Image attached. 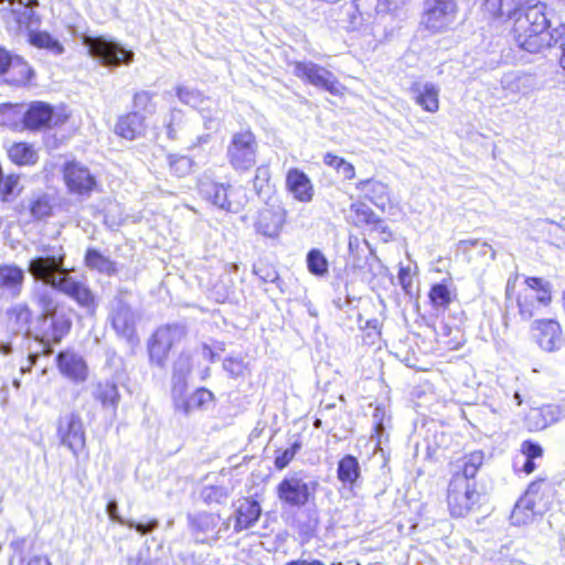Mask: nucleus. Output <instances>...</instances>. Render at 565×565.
<instances>
[{
    "label": "nucleus",
    "instance_id": "obj_1",
    "mask_svg": "<svg viewBox=\"0 0 565 565\" xmlns=\"http://www.w3.org/2000/svg\"><path fill=\"white\" fill-rule=\"evenodd\" d=\"M66 253L62 245L43 246L41 254L31 258L28 271L34 280L41 281L52 289L74 300L88 315L97 309L95 295L85 281L71 275L65 266Z\"/></svg>",
    "mask_w": 565,
    "mask_h": 565
},
{
    "label": "nucleus",
    "instance_id": "obj_2",
    "mask_svg": "<svg viewBox=\"0 0 565 565\" xmlns=\"http://www.w3.org/2000/svg\"><path fill=\"white\" fill-rule=\"evenodd\" d=\"M484 454L472 451L461 459L459 470L454 472L448 486V508L455 518L468 515L479 503L480 493L477 491L475 477L483 465Z\"/></svg>",
    "mask_w": 565,
    "mask_h": 565
},
{
    "label": "nucleus",
    "instance_id": "obj_3",
    "mask_svg": "<svg viewBox=\"0 0 565 565\" xmlns=\"http://www.w3.org/2000/svg\"><path fill=\"white\" fill-rule=\"evenodd\" d=\"M546 6L534 2L522 14H519L512 28V34L516 45L530 53H539L556 42V29L548 32L550 21L545 13Z\"/></svg>",
    "mask_w": 565,
    "mask_h": 565
},
{
    "label": "nucleus",
    "instance_id": "obj_4",
    "mask_svg": "<svg viewBox=\"0 0 565 565\" xmlns=\"http://www.w3.org/2000/svg\"><path fill=\"white\" fill-rule=\"evenodd\" d=\"M551 497L552 489L544 480L532 482L524 495L516 501L511 512V523L525 525L532 522L535 515L544 514L551 508Z\"/></svg>",
    "mask_w": 565,
    "mask_h": 565
},
{
    "label": "nucleus",
    "instance_id": "obj_5",
    "mask_svg": "<svg viewBox=\"0 0 565 565\" xmlns=\"http://www.w3.org/2000/svg\"><path fill=\"white\" fill-rule=\"evenodd\" d=\"M202 198L220 210L238 213L247 203V195L242 186L216 182L203 177L199 182Z\"/></svg>",
    "mask_w": 565,
    "mask_h": 565
},
{
    "label": "nucleus",
    "instance_id": "obj_6",
    "mask_svg": "<svg viewBox=\"0 0 565 565\" xmlns=\"http://www.w3.org/2000/svg\"><path fill=\"white\" fill-rule=\"evenodd\" d=\"M128 292L119 290L108 303L107 320L118 338L134 345L138 342L136 332L137 312L128 300Z\"/></svg>",
    "mask_w": 565,
    "mask_h": 565
},
{
    "label": "nucleus",
    "instance_id": "obj_7",
    "mask_svg": "<svg viewBox=\"0 0 565 565\" xmlns=\"http://www.w3.org/2000/svg\"><path fill=\"white\" fill-rule=\"evenodd\" d=\"M258 154V142L250 129L234 132L226 148V158L232 169L238 173L255 167Z\"/></svg>",
    "mask_w": 565,
    "mask_h": 565
},
{
    "label": "nucleus",
    "instance_id": "obj_8",
    "mask_svg": "<svg viewBox=\"0 0 565 565\" xmlns=\"http://www.w3.org/2000/svg\"><path fill=\"white\" fill-rule=\"evenodd\" d=\"M319 482L300 472L287 475L276 487L279 501L289 508H302L315 499Z\"/></svg>",
    "mask_w": 565,
    "mask_h": 565
},
{
    "label": "nucleus",
    "instance_id": "obj_9",
    "mask_svg": "<svg viewBox=\"0 0 565 565\" xmlns=\"http://www.w3.org/2000/svg\"><path fill=\"white\" fill-rule=\"evenodd\" d=\"M552 301V286L548 281L537 278L527 277L525 287L520 290L516 303L519 313L523 320H530L542 312Z\"/></svg>",
    "mask_w": 565,
    "mask_h": 565
},
{
    "label": "nucleus",
    "instance_id": "obj_10",
    "mask_svg": "<svg viewBox=\"0 0 565 565\" xmlns=\"http://www.w3.org/2000/svg\"><path fill=\"white\" fill-rule=\"evenodd\" d=\"M83 43L90 56L107 67H117L120 64L128 65L134 60L132 51L105 36L86 35Z\"/></svg>",
    "mask_w": 565,
    "mask_h": 565
},
{
    "label": "nucleus",
    "instance_id": "obj_11",
    "mask_svg": "<svg viewBox=\"0 0 565 565\" xmlns=\"http://www.w3.org/2000/svg\"><path fill=\"white\" fill-rule=\"evenodd\" d=\"M292 66L294 75L301 81L334 96L341 93V84L337 76L326 67L311 61L295 62Z\"/></svg>",
    "mask_w": 565,
    "mask_h": 565
},
{
    "label": "nucleus",
    "instance_id": "obj_12",
    "mask_svg": "<svg viewBox=\"0 0 565 565\" xmlns=\"http://www.w3.org/2000/svg\"><path fill=\"white\" fill-rule=\"evenodd\" d=\"M175 95L182 104L200 111L206 130H215L218 127L221 120L220 110L216 108L215 103L205 97L199 89L186 85H179L175 87Z\"/></svg>",
    "mask_w": 565,
    "mask_h": 565
},
{
    "label": "nucleus",
    "instance_id": "obj_13",
    "mask_svg": "<svg viewBox=\"0 0 565 565\" xmlns=\"http://www.w3.org/2000/svg\"><path fill=\"white\" fill-rule=\"evenodd\" d=\"M456 15L455 0H426L422 24L431 32H440L455 22Z\"/></svg>",
    "mask_w": 565,
    "mask_h": 565
},
{
    "label": "nucleus",
    "instance_id": "obj_14",
    "mask_svg": "<svg viewBox=\"0 0 565 565\" xmlns=\"http://www.w3.org/2000/svg\"><path fill=\"white\" fill-rule=\"evenodd\" d=\"M183 335L184 329L180 326H163L158 328L148 342L151 362L163 366L169 351Z\"/></svg>",
    "mask_w": 565,
    "mask_h": 565
},
{
    "label": "nucleus",
    "instance_id": "obj_15",
    "mask_svg": "<svg viewBox=\"0 0 565 565\" xmlns=\"http://www.w3.org/2000/svg\"><path fill=\"white\" fill-rule=\"evenodd\" d=\"M500 84L505 98H529L542 89L537 76L524 71H511L503 74Z\"/></svg>",
    "mask_w": 565,
    "mask_h": 565
},
{
    "label": "nucleus",
    "instance_id": "obj_16",
    "mask_svg": "<svg viewBox=\"0 0 565 565\" xmlns=\"http://www.w3.org/2000/svg\"><path fill=\"white\" fill-rule=\"evenodd\" d=\"M71 319L64 312H51L42 317L39 326L40 340L43 344V353H52L51 343H58L70 332Z\"/></svg>",
    "mask_w": 565,
    "mask_h": 565
},
{
    "label": "nucleus",
    "instance_id": "obj_17",
    "mask_svg": "<svg viewBox=\"0 0 565 565\" xmlns=\"http://www.w3.org/2000/svg\"><path fill=\"white\" fill-rule=\"evenodd\" d=\"M57 436L75 457L85 448V429L78 414L70 413L58 419Z\"/></svg>",
    "mask_w": 565,
    "mask_h": 565
},
{
    "label": "nucleus",
    "instance_id": "obj_18",
    "mask_svg": "<svg viewBox=\"0 0 565 565\" xmlns=\"http://www.w3.org/2000/svg\"><path fill=\"white\" fill-rule=\"evenodd\" d=\"M192 534L198 543L212 544L220 539L223 531L218 527L220 516L213 513H198L189 515ZM224 530L230 527V520L225 522Z\"/></svg>",
    "mask_w": 565,
    "mask_h": 565
},
{
    "label": "nucleus",
    "instance_id": "obj_19",
    "mask_svg": "<svg viewBox=\"0 0 565 565\" xmlns=\"http://www.w3.org/2000/svg\"><path fill=\"white\" fill-rule=\"evenodd\" d=\"M532 331L537 345L546 352L557 351L564 344L563 331L556 320H536L533 323Z\"/></svg>",
    "mask_w": 565,
    "mask_h": 565
},
{
    "label": "nucleus",
    "instance_id": "obj_20",
    "mask_svg": "<svg viewBox=\"0 0 565 565\" xmlns=\"http://www.w3.org/2000/svg\"><path fill=\"white\" fill-rule=\"evenodd\" d=\"M25 271L15 264L0 265V300L11 301L22 294Z\"/></svg>",
    "mask_w": 565,
    "mask_h": 565
},
{
    "label": "nucleus",
    "instance_id": "obj_21",
    "mask_svg": "<svg viewBox=\"0 0 565 565\" xmlns=\"http://www.w3.org/2000/svg\"><path fill=\"white\" fill-rule=\"evenodd\" d=\"M63 172L65 183L72 193L88 195L96 186L95 177L79 162H67Z\"/></svg>",
    "mask_w": 565,
    "mask_h": 565
},
{
    "label": "nucleus",
    "instance_id": "obj_22",
    "mask_svg": "<svg viewBox=\"0 0 565 565\" xmlns=\"http://www.w3.org/2000/svg\"><path fill=\"white\" fill-rule=\"evenodd\" d=\"M286 222V210L279 203L267 204L258 213L255 228L257 233L275 238L279 235Z\"/></svg>",
    "mask_w": 565,
    "mask_h": 565
},
{
    "label": "nucleus",
    "instance_id": "obj_23",
    "mask_svg": "<svg viewBox=\"0 0 565 565\" xmlns=\"http://www.w3.org/2000/svg\"><path fill=\"white\" fill-rule=\"evenodd\" d=\"M185 392L186 390H182L180 393L171 395L174 408L186 416L194 411L206 409L214 398L213 393L204 387L198 388L189 396L185 395Z\"/></svg>",
    "mask_w": 565,
    "mask_h": 565
},
{
    "label": "nucleus",
    "instance_id": "obj_24",
    "mask_svg": "<svg viewBox=\"0 0 565 565\" xmlns=\"http://www.w3.org/2000/svg\"><path fill=\"white\" fill-rule=\"evenodd\" d=\"M286 189L292 198L301 203H309L315 195L310 178L300 169L291 168L286 174Z\"/></svg>",
    "mask_w": 565,
    "mask_h": 565
},
{
    "label": "nucleus",
    "instance_id": "obj_25",
    "mask_svg": "<svg viewBox=\"0 0 565 565\" xmlns=\"http://www.w3.org/2000/svg\"><path fill=\"white\" fill-rule=\"evenodd\" d=\"M56 362L60 372L73 382H84L87 379L86 362L74 351H61L56 356Z\"/></svg>",
    "mask_w": 565,
    "mask_h": 565
},
{
    "label": "nucleus",
    "instance_id": "obj_26",
    "mask_svg": "<svg viewBox=\"0 0 565 565\" xmlns=\"http://www.w3.org/2000/svg\"><path fill=\"white\" fill-rule=\"evenodd\" d=\"M23 122L29 129H41L52 124L58 125L61 119L54 116L53 108L49 104L34 102L24 113Z\"/></svg>",
    "mask_w": 565,
    "mask_h": 565
},
{
    "label": "nucleus",
    "instance_id": "obj_27",
    "mask_svg": "<svg viewBox=\"0 0 565 565\" xmlns=\"http://www.w3.org/2000/svg\"><path fill=\"white\" fill-rule=\"evenodd\" d=\"M534 1L535 0H484L483 8L486 12L494 18H505L514 21L529 6H533Z\"/></svg>",
    "mask_w": 565,
    "mask_h": 565
},
{
    "label": "nucleus",
    "instance_id": "obj_28",
    "mask_svg": "<svg viewBox=\"0 0 565 565\" xmlns=\"http://www.w3.org/2000/svg\"><path fill=\"white\" fill-rule=\"evenodd\" d=\"M411 95L416 105L428 113H436L439 109V87L434 83H414L411 87Z\"/></svg>",
    "mask_w": 565,
    "mask_h": 565
},
{
    "label": "nucleus",
    "instance_id": "obj_29",
    "mask_svg": "<svg viewBox=\"0 0 565 565\" xmlns=\"http://www.w3.org/2000/svg\"><path fill=\"white\" fill-rule=\"evenodd\" d=\"M262 514L260 504L256 500H239L234 512V531L242 532L252 527Z\"/></svg>",
    "mask_w": 565,
    "mask_h": 565
},
{
    "label": "nucleus",
    "instance_id": "obj_30",
    "mask_svg": "<svg viewBox=\"0 0 565 565\" xmlns=\"http://www.w3.org/2000/svg\"><path fill=\"white\" fill-rule=\"evenodd\" d=\"M145 116L138 111H131L118 118L115 132L127 140H135L146 132Z\"/></svg>",
    "mask_w": 565,
    "mask_h": 565
},
{
    "label": "nucleus",
    "instance_id": "obj_31",
    "mask_svg": "<svg viewBox=\"0 0 565 565\" xmlns=\"http://www.w3.org/2000/svg\"><path fill=\"white\" fill-rule=\"evenodd\" d=\"M349 252L353 267L372 271L373 263L377 259L366 239L360 241L356 236H350Z\"/></svg>",
    "mask_w": 565,
    "mask_h": 565
},
{
    "label": "nucleus",
    "instance_id": "obj_32",
    "mask_svg": "<svg viewBox=\"0 0 565 565\" xmlns=\"http://www.w3.org/2000/svg\"><path fill=\"white\" fill-rule=\"evenodd\" d=\"M459 249L467 255L469 262L480 260L481 265H489L495 258V252L486 242L479 239H465L459 242Z\"/></svg>",
    "mask_w": 565,
    "mask_h": 565
},
{
    "label": "nucleus",
    "instance_id": "obj_33",
    "mask_svg": "<svg viewBox=\"0 0 565 565\" xmlns=\"http://www.w3.org/2000/svg\"><path fill=\"white\" fill-rule=\"evenodd\" d=\"M92 395L95 401L100 403L103 408L111 409L114 413L116 412L120 401V394L114 381L106 380L98 382L93 387Z\"/></svg>",
    "mask_w": 565,
    "mask_h": 565
},
{
    "label": "nucleus",
    "instance_id": "obj_34",
    "mask_svg": "<svg viewBox=\"0 0 565 565\" xmlns=\"http://www.w3.org/2000/svg\"><path fill=\"white\" fill-rule=\"evenodd\" d=\"M8 324L14 333H30L32 311L26 303L19 302L7 310Z\"/></svg>",
    "mask_w": 565,
    "mask_h": 565
},
{
    "label": "nucleus",
    "instance_id": "obj_35",
    "mask_svg": "<svg viewBox=\"0 0 565 565\" xmlns=\"http://www.w3.org/2000/svg\"><path fill=\"white\" fill-rule=\"evenodd\" d=\"M337 477L343 487L353 489L361 477L359 460L352 455H345L338 462Z\"/></svg>",
    "mask_w": 565,
    "mask_h": 565
},
{
    "label": "nucleus",
    "instance_id": "obj_36",
    "mask_svg": "<svg viewBox=\"0 0 565 565\" xmlns=\"http://www.w3.org/2000/svg\"><path fill=\"white\" fill-rule=\"evenodd\" d=\"M53 198L44 192L33 193L26 201V209L34 221H42L53 213Z\"/></svg>",
    "mask_w": 565,
    "mask_h": 565
},
{
    "label": "nucleus",
    "instance_id": "obj_37",
    "mask_svg": "<svg viewBox=\"0 0 565 565\" xmlns=\"http://www.w3.org/2000/svg\"><path fill=\"white\" fill-rule=\"evenodd\" d=\"M564 416V412L559 406L545 405L541 408L533 409L529 415V420L530 423L533 422L532 427L534 429L540 430L555 424Z\"/></svg>",
    "mask_w": 565,
    "mask_h": 565
},
{
    "label": "nucleus",
    "instance_id": "obj_38",
    "mask_svg": "<svg viewBox=\"0 0 565 565\" xmlns=\"http://www.w3.org/2000/svg\"><path fill=\"white\" fill-rule=\"evenodd\" d=\"M191 369V356L188 353H181L173 363L171 394L186 390Z\"/></svg>",
    "mask_w": 565,
    "mask_h": 565
},
{
    "label": "nucleus",
    "instance_id": "obj_39",
    "mask_svg": "<svg viewBox=\"0 0 565 565\" xmlns=\"http://www.w3.org/2000/svg\"><path fill=\"white\" fill-rule=\"evenodd\" d=\"M106 512L111 521H115L121 525H126L129 529L136 530L141 535L152 532L159 525L158 520L153 519L147 523L136 522L132 520H125L118 514V503L115 500H110L106 505Z\"/></svg>",
    "mask_w": 565,
    "mask_h": 565
},
{
    "label": "nucleus",
    "instance_id": "obj_40",
    "mask_svg": "<svg viewBox=\"0 0 565 565\" xmlns=\"http://www.w3.org/2000/svg\"><path fill=\"white\" fill-rule=\"evenodd\" d=\"M86 267L106 276H114L117 273L116 263L103 255L95 248H88L84 258Z\"/></svg>",
    "mask_w": 565,
    "mask_h": 565
},
{
    "label": "nucleus",
    "instance_id": "obj_41",
    "mask_svg": "<svg viewBox=\"0 0 565 565\" xmlns=\"http://www.w3.org/2000/svg\"><path fill=\"white\" fill-rule=\"evenodd\" d=\"M7 74L8 83L20 86L25 85L31 79L33 71L22 57L13 56Z\"/></svg>",
    "mask_w": 565,
    "mask_h": 565
},
{
    "label": "nucleus",
    "instance_id": "obj_42",
    "mask_svg": "<svg viewBox=\"0 0 565 565\" xmlns=\"http://www.w3.org/2000/svg\"><path fill=\"white\" fill-rule=\"evenodd\" d=\"M9 158L19 166L34 164L38 153L33 146L26 142H14L8 148Z\"/></svg>",
    "mask_w": 565,
    "mask_h": 565
},
{
    "label": "nucleus",
    "instance_id": "obj_43",
    "mask_svg": "<svg viewBox=\"0 0 565 565\" xmlns=\"http://www.w3.org/2000/svg\"><path fill=\"white\" fill-rule=\"evenodd\" d=\"M360 189L374 205L384 207L387 202V186L384 183L366 180L361 182Z\"/></svg>",
    "mask_w": 565,
    "mask_h": 565
},
{
    "label": "nucleus",
    "instance_id": "obj_44",
    "mask_svg": "<svg viewBox=\"0 0 565 565\" xmlns=\"http://www.w3.org/2000/svg\"><path fill=\"white\" fill-rule=\"evenodd\" d=\"M307 268L310 274L323 277L329 273V262L319 249H310L306 257Z\"/></svg>",
    "mask_w": 565,
    "mask_h": 565
},
{
    "label": "nucleus",
    "instance_id": "obj_45",
    "mask_svg": "<svg viewBox=\"0 0 565 565\" xmlns=\"http://www.w3.org/2000/svg\"><path fill=\"white\" fill-rule=\"evenodd\" d=\"M167 129V136L171 140L178 138V134L183 130L186 126L185 114L179 108H172L164 122Z\"/></svg>",
    "mask_w": 565,
    "mask_h": 565
},
{
    "label": "nucleus",
    "instance_id": "obj_46",
    "mask_svg": "<svg viewBox=\"0 0 565 565\" xmlns=\"http://www.w3.org/2000/svg\"><path fill=\"white\" fill-rule=\"evenodd\" d=\"M31 43L36 47L46 49L54 55H61L64 52L63 45L46 32L31 34Z\"/></svg>",
    "mask_w": 565,
    "mask_h": 565
},
{
    "label": "nucleus",
    "instance_id": "obj_47",
    "mask_svg": "<svg viewBox=\"0 0 565 565\" xmlns=\"http://www.w3.org/2000/svg\"><path fill=\"white\" fill-rule=\"evenodd\" d=\"M168 164L171 173L177 175L178 178H183L192 171L193 160L183 154H169Z\"/></svg>",
    "mask_w": 565,
    "mask_h": 565
},
{
    "label": "nucleus",
    "instance_id": "obj_48",
    "mask_svg": "<svg viewBox=\"0 0 565 565\" xmlns=\"http://www.w3.org/2000/svg\"><path fill=\"white\" fill-rule=\"evenodd\" d=\"M323 162L324 164L337 170V172L344 179L351 180L354 178V167L350 162L345 161L343 158L338 157L331 152H328L323 157Z\"/></svg>",
    "mask_w": 565,
    "mask_h": 565
},
{
    "label": "nucleus",
    "instance_id": "obj_49",
    "mask_svg": "<svg viewBox=\"0 0 565 565\" xmlns=\"http://www.w3.org/2000/svg\"><path fill=\"white\" fill-rule=\"evenodd\" d=\"M156 93L149 90H140L134 95V108L135 111L143 113L146 115H152L157 110V105L153 102Z\"/></svg>",
    "mask_w": 565,
    "mask_h": 565
},
{
    "label": "nucleus",
    "instance_id": "obj_50",
    "mask_svg": "<svg viewBox=\"0 0 565 565\" xmlns=\"http://www.w3.org/2000/svg\"><path fill=\"white\" fill-rule=\"evenodd\" d=\"M381 3L382 0H354V9L362 21H367L374 13H382L381 10L388 8Z\"/></svg>",
    "mask_w": 565,
    "mask_h": 565
},
{
    "label": "nucleus",
    "instance_id": "obj_51",
    "mask_svg": "<svg viewBox=\"0 0 565 565\" xmlns=\"http://www.w3.org/2000/svg\"><path fill=\"white\" fill-rule=\"evenodd\" d=\"M429 298L435 307H446L450 302L449 289L444 284H436L430 289Z\"/></svg>",
    "mask_w": 565,
    "mask_h": 565
},
{
    "label": "nucleus",
    "instance_id": "obj_52",
    "mask_svg": "<svg viewBox=\"0 0 565 565\" xmlns=\"http://www.w3.org/2000/svg\"><path fill=\"white\" fill-rule=\"evenodd\" d=\"M300 448L301 444L299 441H295L291 444L289 448H286L285 450L280 451L275 458L276 468L279 470L286 468Z\"/></svg>",
    "mask_w": 565,
    "mask_h": 565
},
{
    "label": "nucleus",
    "instance_id": "obj_53",
    "mask_svg": "<svg viewBox=\"0 0 565 565\" xmlns=\"http://www.w3.org/2000/svg\"><path fill=\"white\" fill-rule=\"evenodd\" d=\"M545 222L548 225L547 233L551 244L555 245L558 248L565 247V228L559 224H556L548 220H546Z\"/></svg>",
    "mask_w": 565,
    "mask_h": 565
},
{
    "label": "nucleus",
    "instance_id": "obj_54",
    "mask_svg": "<svg viewBox=\"0 0 565 565\" xmlns=\"http://www.w3.org/2000/svg\"><path fill=\"white\" fill-rule=\"evenodd\" d=\"M19 184V178L15 175H9L4 180L0 181V195L1 201L8 202L15 195V189Z\"/></svg>",
    "mask_w": 565,
    "mask_h": 565
},
{
    "label": "nucleus",
    "instance_id": "obj_55",
    "mask_svg": "<svg viewBox=\"0 0 565 565\" xmlns=\"http://www.w3.org/2000/svg\"><path fill=\"white\" fill-rule=\"evenodd\" d=\"M351 209L355 213L356 224H364L369 226L376 216V214L367 205L363 203L353 204Z\"/></svg>",
    "mask_w": 565,
    "mask_h": 565
},
{
    "label": "nucleus",
    "instance_id": "obj_56",
    "mask_svg": "<svg viewBox=\"0 0 565 565\" xmlns=\"http://www.w3.org/2000/svg\"><path fill=\"white\" fill-rule=\"evenodd\" d=\"M224 370L234 377L243 375L246 364L241 358H227L223 362Z\"/></svg>",
    "mask_w": 565,
    "mask_h": 565
},
{
    "label": "nucleus",
    "instance_id": "obj_57",
    "mask_svg": "<svg viewBox=\"0 0 565 565\" xmlns=\"http://www.w3.org/2000/svg\"><path fill=\"white\" fill-rule=\"evenodd\" d=\"M270 178L269 169L266 166L257 167L253 180V186L257 193H260L265 185L268 184Z\"/></svg>",
    "mask_w": 565,
    "mask_h": 565
},
{
    "label": "nucleus",
    "instance_id": "obj_58",
    "mask_svg": "<svg viewBox=\"0 0 565 565\" xmlns=\"http://www.w3.org/2000/svg\"><path fill=\"white\" fill-rule=\"evenodd\" d=\"M38 303L42 309V317L56 312V303L50 291H43L38 297Z\"/></svg>",
    "mask_w": 565,
    "mask_h": 565
},
{
    "label": "nucleus",
    "instance_id": "obj_59",
    "mask_svg": "<svg viewBox=\"0 0 565 565\" xmlns=\"http://www.w3.org/2000/svg\"><path fill=\"white\" fill-rule=\"evenodd\" d=\"M521 452L524 456V458L535 460L536 458L542 457L543 449L539 444L533 443L531 440H526L521 445Z\"/></svg>",
    "mask_w": 565,
    "mask_h": 565
},
{
    "label": "nucleus",
    "instance_id": "obj_60",
    "mask_svg": "<svg viewBox=\"0 0 565 565\" xmlns=\"http://www.w3.org/2000/svg\"><path fill=\"white\" fill-rule=\"evenodd\" d=\"M384 417H385L384 408H382L380 406L375 407L374 413H373V422H374L375 435L379 439V443H381L382 437L385 433Z\"/></svg>",
    "mask_w": 565,
    "mask_h": 565
},
{
    "label": "nucleus",
    "instance_id": "obj_61",
    "mask_svg": "<svg viewBox=\"0 0 565 565\" xmlns=\"http://www.w3.org/2000/svg\"><path fill=\"white\" fill-rule=\"evenodd\" d=\"M369 227L370 231L379 232L381 234V239L384 242H388L392 238V232L388 230V226L377 215L374 217V221L371 222Z\"/></svg>",
    "mask_w": 565,
    "mask_h": 565
},
{
    "label": "nucleus",
    "instance_id": "obj_62",
    "mask_svg": "<svg viewBox=\"0 0 565 565\" xmlns=\"http://www.w3.org/2000/svg\"><path fill=\"white\" fill-rule=\"evenodd\" d=\"M253 273L264 282H274L278 278V274L270 267H253Z\"/></svg>",
    "mask_w": 565,
    "mask_h": 565
},
{
    "label": "nucleus",
    "instance_id": "obj_63",
    "mask_svg": "<svg viewBox=\"0 0 565 565\" xmlns=\"http://www.w3.org/2000/svg\"><path fill=\"white\" fill-rule=\"evenodd\" d=\"M556 42H559L562 54L559 57V64L565 70V23H562L556 30Z\"/></svg>",
    "mask_w": 565,
    "mask_h": 565
},
{
    "label": "nucleus",
    "instance_id": "obj_64",
    "mask_svg": "<svg viewBox=\"0 0 565 565\" xmlns=\"http://www.w3.org/2000/svg\"><path fill=\"white\" fill-rule=\"evenodd\" d=\"M13 56L7 50L0 47V75L8 72Z\"/></svg>",
    "mask_w": 565,
    "mask_h": 565
}]
</instances>
